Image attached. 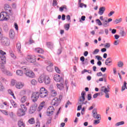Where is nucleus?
<instances>
[{
  "label": "nucleus",
  "instance_id": "nucleus-17",
  "mask_svg": "<svg viewBox=\"0 0 127 127\" xmlns=\"http://www.w3.org/2000/svg\"><path fill=\"white\" fill-rule=\"evenodd\" d=\"M47 47L52 50L54 48V44L52 42H48L47 43Z\"/></svg>",
  "mask_w": 127,
  "mask_h": 127
},
{
  "label": "nucleus",
  "instance_id": "nucleus-51",
  "mask_svg": "<svg viewBox=\"0 0 127 127\" xmlns=\"http://www.w3.org/2000/svg\"><path fill=\"white\" fill-rule=\"evenodd\" d=\"M101 95V93H97L93 95V98L97 99L98 98V96H100Z\"/></svg>",
  "mask_w": 127,
  "mask_h": 127
},
{
  "label": "nucleus",
  "instance_id": "nucleus-48",
  "mask_svg": "<svg viewBox=\"0 0 127 127\" xmlns=\"http://www.w3.org/2000/svg\"><path fill=\"white\" fill-rule=\"evenodd\" d=\"M78 4H79V7L82 8L83 6L85 8L87 7V5L84 4V3H81L80 2V3H78Z\"/></svg>",
  "mask_w": 127,
  "mask_h": 127
},
{
  "label": "nucleus",
  "instance_id": "nucleus-1",
  "mask_svg": "<svg viewBox=\"0 0 127 127\" xmlns=\"http://www.w3.org/2000/svg\"><path fill=\"white\" fill-rule=\"evenodd\" d=\"M40 98H45L48 96V91L45 89V88L42 87L40 90V92H35L32 94L31 99L33 103H35L37 101V100Z\"/></svg>",
  "mask_w": 127,
  "mask_h": 127
},
{
  "label": "nucleus",
  "instance_id": "nucleus-5",
  "mask_svg": "<svg viewBox=\"0 0 127 127\" xmlns=\"http://www.w3.org/2000/svg\"><path fill=\"white\" fill-rule=\"evenodd\" d=\"M7 16H8V14L6 12H1L0 13V21L7 20Z\"/></svg>",
  "mask_w": 127,
  "mask_h": 127
},
{
  "label": "nucleus",
  "instance_id": "nucleus-36",
  "mask_svg": "<svg viewBox=\"0 0 127 127\" xmlns=\"http://www.w3.org/2000/svg\"><path fill=\"white\" fill-rule=\"evenodd\" d=\"M125 125V122L121 121L120 122H118L115 124V127H120V126H124Z\"/></svg>",
  "mask_w": 127,
  "mask_h": 127
},
{
  "label": "nucleus",
  "instance_id": "nucleus-37",
  "mask_svg": "<svg viewBox=\"0 0 127 127\" xmlns=\"http://www.w3.org/2000/svg\"><path fill=\"white\" fill-rule=\"evenodd\" d=\"M126 89H127V82L124 81V84L123 85L122 88V92H124V91H125V90H126Z\"/></svg>",
  "mask_w": 127,
  "mask_h": 127
},
{
  "label": "nucleus",
  "instance_id": "nucleus-55",
  "mask_svg": "<svg viewBox=\"0 0 127 127\" xmlns=\"http://www.w3.org/2000/svg\"><path fill=\"white\" fill-rule=\"evenodd\" d=\"M58 4L57 1L56 0H53V6H56Z\"/></svg>",
  "mask_w": 127,
  "mask_h": 127
},
{
  "label": "nucleus",
  "instance_id": "nucleus-58",
  "mask_svg": "<svg viewBox=\"0 0 127 127\" xmlns=\"http://www.w3.org/2000/svg\"><path fill=\"white\" fill-rule=\"evenodd\" d=\"M87 100L88 101H91L92 100V94H88L87 95Z\"/></svg>",
  "mask_w": 127,
  "mask_h": 127
},
{
  "label": "nucleus",
  "instance_id": "nucleus-10",
  "mask_svg": "<svg viewBox=\"0 0 127 127\" xmlns=\"http://www.w3.org/2000/svg\"><path fill=\"white\" fill-rule=\"evenodd\" d=\"M25 75L27 77H29V78H34L35 77V74L31 70L26 71Z\"/></svg>",
  "mask_w": 127,
  "mask_h": 127
},
{
  "label": "nucleus",
  "instance_id": "nucleus-54",
  "mask_svg": "<svg viewBox=\"0 0 127 127\" xmlns=\"http://www.w3.org/2000/svg\"><path fill=\"white\" fill-rule=\"evenodd\" d=\"M4 74H6L7 76H12V73H11V72H10L9 71L6 70Z\"/></svg>",
  "mask_w": 127,
  "mask_h": 127
},
{
  "label": "nucleus",
  "instance_id": "nucleus-21",
  "mask_svg": "<svg viewBox=\"0 0 127 127\" xmlns=\"http://www.w3.org/2000/svg\"><path fill=\"white\" fill-rule=\"evenodd\" d=\"M101 91L103 92V93H105V94H108V93L110 92V90L108 89L106 86H102Z\"/></svg>",
  "mask_w": 127,
  "mask_h": 127
},
{
  "label": "nucleus",
  "instance_id": "nucleus-18",
  "mask_svg": "<svg viewBox=\"0 0 127 127\" xmlns=\"http://www.w3.org/2000/svg\"><path fill=\"white\" fill-rule=\"evenodd\" d=\"M35 111H36V106L32 105L30 108L29 113V114H33Z\"/></svg>",
  "mask_w": 127,
  "mask_h": 127
},
{
  "label": "nucleus",
  "instance_id": "nucleus-26",
  "mask_svg": "<svg viewBox=\"0 0 127 127\" xmlns=\"http://www.w3.org/2000/svg\"><path fill=\"white\" fill-rule=\"evenodd\" d=\"M57 86L58 89H59L60 90H63V89L64 88V84L62 83V82L60 84L58 83L57 84Z\"/></svg>",
  "mask_w": 127,
  "mask_h": 127
},
{
  "label": "nucleus",
  "instance_id": "nucleus-56",
  "mask_svg": "<svg viewBox=\"0 0 127 127\" xmlns=\"http://www.w3.org/2000/svg\"><path fill=\"white\" fill-rule=\"evenodd\" d=\"M55 70L56 72H57V73L60 74V69H59V68L58 67L56 66L55 67Z\"/></svg>",
  "mask_w": 127,
  "mask_h": 127
},
{
  "label": "nucleus",
  "instance_id": "nucleus-2",
  "mask_svg": "<svg viewBox=\"0 0 127 127\" xmlns=\"http://www.w3.org/2000/svg\"><path fill=\"white\" fill-rule=\"evenodd\" d=\"M86 95V92L83 91L81 92V96L79 97L78 99V104L80 105L77 107V111H80L81 109H82V105H86L88 102L87 101H85L86 100V98L85 96Z\"/></svg>",
  "mask_w": 127,
  "mask_h": 127
},
{
  "label": "nucleus",
  "instance_id": "nucleus-35",
  "mask_svg": "<svg viewBox=\"0 0 127 127\" xmlns=\"http://www.w3.org/2000/svg\"><path fill=\"white\" fill-rule=\"evenodd\" d=\"M8 93L9 94V95H11V96H12L13 99L15 100L16 98H15V96H14V94H13V92H12V90L9 89L8 90Z\"/></svg>",
  "mask_w": 127,
  "mask_h": 127
},
{
  "label": "nucleus",
  "instance_id": "nucleus-45",
  "mask_svg": "<svg viewBox=\"0 0 127 127\" xmlns=\"http://www.w3.org/2000/svg\"><path fill=\"white\" fill-rule=\"evenodd\" d=\"M120 34L121 35V36L124 37L127 35V33L125 32V31H121Z\"/></svg>",
  "mask_w": 127,
  "mask_h": 127
},
{
  "label": "nucleus",
  "instance_id": "nucleus-39",
  "mask_svg": "<svg viewBox=\"0 0 127 127\" xmlns=\"http://www.w3.org/2000/svg\"><path fill=\"white\" fill-rule=\"evenodd\" d=\"M64 9L67 10V6L64 5L63 6H61V7H60V11H61V12H62L64 10Z\"/></svg>",
  "mask_w": 127,
  "mask_h": 127
},
{
  "label": "nucleus",
  "instance_id": "nucleus-60",
  "mask_svg": "<svg viewBox=\"0 0 127 127\" xmlns=\"http://www.w3.org/2000/svg\"><path fill=\"white\" fill-rule=\"evenodd\" d=\"M67 20L68 21H69V22H71V17L70 16V15H66V17Z\"/></svg>",
  "mask_w": 127,
  "mask_h": 127
},
{
  "label": "nucleus",
  "instance_id": "nucleus-47",
  "mask_svg": "<svg viewBox=\"0 0 127 127\" xmlns=\"http://www.w3.org/2000/svg\"><path fill=\"white\" fill-rule=\"evenodd\" d=\"M3 90H4V87H3V85H2V83L0 82V92H2Z\"/></svg>",
  "mask_w": 127,
  "mask_h": 127
},
{
  "label": "nucleus",
  "instance_id": "nucleus-52",
  "mask_svg": "<svg viewBox=\"0 0 127 127\" xmlns=\"http://www.w3.org/2000/svg\"><path fill=\"white\" fill-rule=\"evenodd\" d=\"M104 47H105V48H110L111 47V44L109 43H106L104 45Z\"/></svg>",
  "mask_w": 127,
  "mask_h": 127
},
{
  "label": "nucleus",
  "instance_id": "nucleus-3",
  "mask_svg": "<svg viewBox=\"0 0 127 127\" xmlns=\"http://www.w3.org/2000/svg\"><path fill=\"white\" fill-rule=\"evenodd\" d=\"M0 40H1V44L4 45V46H8V45L10 44V42L9 41V38L2 36L1 37V38H0Z\"/></svg>",
  "mask_w": 127,
  "mask_h": 127
},
{
  "label": "nucleus",
  "instance_id": "nucleus-6",
  "mask_svg": "<svg viewBox=\"0 0 127 127\" xmlns=\"http://www.w3.org/2000/svg\"><path fill=\"white\" fill-rule=\"evenodd\" d=\"M26 60L29 63H34L36 61V57L34 56L28 55L26 58Z\"/></svg>",
  "mask_w": 127,
  "mask_h": 127
},
{
  "label": "nucleus",
  "instance_id": "nucleus-41",
  "mask_svg": "<svg viewBox=\"0 0 127 127\" xmlns=\"http://www.w3.org/2000/svg\"><path fill=\"white\" fill-rule=\"evenodd\" d=\"M27 98L26 97V96H24L23 97H22L21 98V102L22 103H25L26 100H27Z\"/></svg>",
  "mask_w": 127,
  "mask_h": 127
},
{
  "label": "nucleus",
  "instance_id": "nucleus-12",
  "mask_svg": "<svg viewBox=\"0 0 127 127\" xmlns=\"http://www.w3.org/2000/svg\"><path fill=\"white\" fill-rule=\"evenodd\" d=\"M9 35L10 38L14 39V37H15V32H14V30L11 29L9 32Z\"/></svg>",
  "mask_w": 127,
  "mask_h": 127
},
{
  "label": "nucleus",
  "instance_id": "nucleus-62",
  "mask_svg": "<svg viewBox=\"0 0 127 127\" xmlns=\"http://www.w3.org/2000/svg\"><path fill=\"white\" fill-rule=\"evenodd\" d=\"M99 52H100V50L96 49L93 52V54H98V53H99Z\"/></svg>",
  "mask_w": 127,
  "mask_h": 127
},
{
  "label": "nucleus",
  "instance_id": "nucleus-22",
  "mask_svg": "<svg viewBox=\"0 0 127 127\" xmlns=\"http://www.w3.org/2000/svg\"><path fill=\"white\" fill-rule=\"evenodd\" d=\"M45 76L43 75H41L38 78V82H39V83H43V82H44L45 80Z\"/></svg>",
  "mask_w": 127,
  "mask_h": 127
},
{
  "label": "nucleus",
  "instance_id": "nucleus-8",
  "mask_svg": "<svg viewBox=\"0 0 127 127\" xmlns=\"http://www.w3.org/2000/svg\"><path fill=\"white\" fill-rule=\"evenodd\" d=\"M92 116L94 119H102L101 118V115L98 114V112H97V109H94L92 111Z\"/></svg>",
  "mask_w": 127,
  "mask_h": 127
},
{
  "label": "nucleus",
  "instance_id": "nucleus-40",
  "mask_svg": "<svg viewBox=\"0 0 127 127\" xmlns=\"http://www.w3.org/2000/svg\"><path fill=\"white\" fill-rule=\"evenodd\" d=\"M123 20V19L122 18L116 19L114 22L116 24H118V23H120V22H122V21Z\"/></svg>",
  "mask_w": 127,
  "mask_h": 127
},
{
  "label": "nucleus",
  "instance_id": "nucleus-9",
  "mask_svg": "<svg viewBox=\"0 0 127 127\" xmlns=\"http://www.w3.org/2000/svg\"><path fill=\"white\" fill-rule=\"evenodd\" d=\"M60 103V99H58L57 97H56L52 100L51 105H52V106H55L56 107H57V106L59 105Z\"/></svg>",
  "mask_w": 127,
  "mask_h": 127
},
{
  "label": "nucleus",
  "instance_id": "nucleus-43",
  "mask_svg": "<svg viewBox=\"0 0 127 127\" xmlns=\"http://www.w3.org/2000/svg\"><path fill=\"white\" fill-rule=\"evenodd\" d=\"M2 114L5 115V116H8V112L6 111V110H0Z\"/></svg>",
  "mask_w": 127,
  "mask_h": 127
},
{
  "label": "nucleus",
  "instance_id": "nucleus-19",
  "mask_svg": "<svg viewBox=\"0 0 127 127\" xmlns=\"http://www.w3.org/2000/svg\"><path fill=\"white\" fill-rule=\"evenodd\" d=\"M24 86V83L22 82H17L16 84V88L17 89H21L23 88V86Z\"/></svg>",
  "mask_w": 127,
  "mask_h": 127
},
{
  "label": "nucleus",
  "instance_id": "nucleus-15",
  "mask_svg": "<svg viewBox=\"0 0 127 127\" xmlns=\"http://www.w3.org/2000/svg\"><path fill=\"white\" fill-rule=\"evenodd\" d=\"M4 8L5 10L6 11V12H11V8H10L9 5L7 4H4Z\"/></svg>",
  "mask_w": 127,
  "mask_h": 127
},
{
  "label": "nucleus",
  "instance_id": "nucleus-13",
  "mask_svg": "<svg viewBox=\"0 0 127 127\" xmlns=\"http://www.w3.org/2000/svg\"><path fill=\"white\" fill-rule=\"evenodd\" d=\"M16 47L17 52L21 54V44L20 42H18L16 44Z\"/></svg>",
  "mask_w": 127,
  "mask_h": 127
},
{
  "label": "nucleus",
  "instance_id": "nucleus-28",
  "mask_svg": "<svg viewBox=\"0 0 127 127\" xmlns=\"http://www.w3.org/2000/svg\"><path fill=\"white\" fill-rule=\"evenodd\" d=\"M51 94L53 97H56L57 96V92L54 89L51 90Z\"/></svg>",
  "mask_w": 127,
  "mask_h": 127
},
{
  "label": "nucleus",
  "instance_id": "nucleus-33",
  "mask_svg": "<svg viewBox=\"0 0 127 127\" xmlns=\"http://www.w3.org/2000/svg\"><path fill=\"white\" fill-rule=\"evenodd\" d=\"M16 73L17 76H22L23 75V71L21 70H17Z\"/></svg>",
  "mask_w": 127,
  "mask_h": 127
},
{
  "label": "nucleus",
  "instance_id": "nucleus-34",
  "mask_svg": "<svg viewBox=\"0 0 127 127\" xmlns=\"http://www.w3.org/2000/svg\"><path fill=\"white\" fill-rule=\"evenodd\" d=\"M101 119H96V120H94L93 124L95 125H99L101 123Z\"/></svg>",
  "mask_w": 127,
  "mask_h": 127
},
{
  "label": "nucleus",
  "instance_id": "nucleus-24",
  "mask_svg": "<svg viewBox=\"0 0 127 127\" xmlns=\"http://www.w3.org/2000/svg\"><path fill=\"white\" fill-rule=\"evenodd\" d=\"M124 62L122 61H119L118 63H117V66L118 67H119V68H123V67H124Z\"/></svg>",
  "mask_w": 127,
  "mask_h": 127
},
{
  "label": "nucleus",
  "instance_id": "nucleus-25",
  "mask_svg": "<svg viewBox=\"0 0 127 127\" xmlns=\"http://www.w3.org/2000/svg\"><path fill=\"white\" fill-rule=\"evenodd\" d=\"M21 108L20 110H21L22 111H23L24 112H26L27 111V108H26V106L24 104H21L20 105Z\"/></svg>",
  "mask_w": 127,
  "mask_h": 127
},
{
  "label": "nucleus",
  "instance_id": "nucleus-50",
  "mask_svg": "<svg viewBox=\"0 0 127 127\" xmlns=\"http://www.w3.org/2000/svg\"><path fill=\"white\" fill-rule=\"evenodd\" d=\"M11 104L13 106V108H16L17 104L13 101H11Z\"/></svg>",
  "mask_w": 127,
  "mask_h": 127
},
{
  "label": "nucleus",
  "instance_id": "nucleus-57",
  "mask_svg": "<svg viewBox=\"0 0 127 127\" xmlns=\"http://www.w3.org/2000/svg\"><path fill=\"white\" fill-rule=\"evenodd\" d=\"M62 53V47L60 48L57 51V54H58V55H60V54L61 53Z\"/></svg>",
  "mask_w": 127,
  "mask_h": 127
},
{
  "label": "nucleus",
  "instance_id": "nucleus-63",
  "mask_svg": "<svg viewBox=\"0 0 127 127\" xmlns=\"http://www.w3.org/2000/svg\"><path fill=\"white\" fill-rule=\"evenodd\" d=\"M69 105H72V103L70 102V101H68L65 104V108H68V106H69Z\"/></svg>",
  "mask_w": 127,
  "mask_h": 127
},
{
  "label": "nucleus",
  "instance_id": "nucleus-44",
  "mask_svg": "<svg viewBox=\"0 0 127 127\" xmlns=\"http://www.w3.org/2000/svg\"><path fill=\"white\" fill-rule=\"evenodd\" d=\"M52 65H50L47 67V70L48 71V72H52L53 69L51 67Z\"/></svg>",
  "mask_w": 127,
  "mask_h": 127
},
{
  "label": "nucleus",
  "instance_id": "nucleus-16",
  "mask_svg": "<svg viewBox=\"0 0 127 127\" xmlns=\"http://www.w3.org/2000/svg\"><path fill=\"white\" fill-rule=\"evenodd\" d=\"M105 10H106V7L105 6L101 7L99 8V11H98V13L100 15H103L104 14V12H105Z\"/></svg>",
  "mask_w": 127,
  "mask_h": 127
},
{
  "label": "nucleus",
  "instance_id": "nucleus-53",
  "mask_svg": "<svg viewBox=\"0 0 127 127\" xmlns=\"http://www.w3.org/2000/svg\"><path fill=\"white\" fill-rule=\"evenodd\" d=\"M96 23H97V24H98V25H103L102 22H101V20H100V19H96Z\"/></svg>",
  "mask_w": 127,
  "mask_h": 127
},
{
  "label": "nucleus",
  "instance_id": "nucleus-27",
  "mask_svg": "<svg viewBox=\"0 0 127 127\" xmlns=\"http://www.w3.org/2000/svg\"><path fill=\"white\" fill-rule=\"evenodd\" d=\"M36 52H37V53H41L42 54L44 52V51L43 49L40 48H37L35 49Z\"/></svg>",
  "mask_w": 127,
  "mask_h": 127
},
{
  "label": "nucleus",
  "instance_id": "nucleus-49",
  "mask_svg": "<svg viewBox=\"0 0 127 127\" xmlns=\"http://www.w3.org/2000/svg\"><path fill=\"white\" fill-rule=\"evenodd\" d=\"M31 83L33 85H36L37 84V81L35 79H33L31 81Z\"/></svg>",
  "mask_w": 127,
  "mask_h": 127
},
{
  "label": "nucleus",
  "instance_id": "nucleus-64",
  "mask_svg": "<svg viewBox=\"0 0 127 127\" xmlns=\"http://www.w3.org/2000/svg\"><path fill=\"white\" fill-rule=\"evenodd\" d=\"M35 127H40V123L38 121H37Z\"/></svg>",
  "mask_w": 127,
  "mask_h": 127
},
{
  "label": "nucleus",
  "instance_id": "nucleus-42",
  "mask_svg": "<svg viewBox=\"0 0 127 127\" xmlns=\"http://www.w3.org/2000/svg\"><path fill=\"white\" fill-rule=\"evenodd\" d=\"M70 28V24H64V29H65V30H69Z\"/></svg>",
  "mask_w": 127,
  "mask_h": 127
},
{
  "label": "nucleus",
  "instance_id": "nucleus-30",
  "mask_svg": "<svg viewBox=\"0 0 127 127\" xmlns=\"http://www.w3.org/2000/svg\"><path fill=\"white\" fill-rule=\"evenodd\" d=\"M28 123L30 125H34L35 124V120L34 118H32L28 120Z\"/></svg>",
  "mask_w": 127,
  "mask_h": 127
},
{
  "label": "nucleus",
  "instance_id": "nucleus-20",
  "mask_svg": "<svg viewBox=\"0 0 127 127\" xmlns=\"http://www.w3.org/2000/svg\"><path fill=\"white\" fill-rule=\"evenodd\" d=\"M45 80L44 82L46 85H47L48 84L50 83V78L48 76H45Z\"/></svg>",
  "mask_w": 127,
  "mask_h": 127
},
{
  "label": "nucleus",
  "instance_id": "nucleus-59",
  "mask_svg": "<svg viewBox=\"0 0 127 127\" xmlns=\"http://www.w3.org/2000/svg\"><path fill=\"white\" fill-rule=\"evenodd\" d=\"M0 68H1V70L2 72H3V73H5L6 71L5 67L4 66H2Z\"/></svg>",
  "mask_w": 127,
  "mask_h": 127
},
{
  "label": "nucleus",
  "instance_id": "nucleus-32",
  "mask_svg": "<svg viewBox=\"0 0 127 127\" xmlns=\"http://www.w3.org/2000/svg\"><path fill=\"white\" fill-rule=\"evenodd\" d=\"M45 105V102L44 101L42 102L40 104V106L39 107V111H41V110H42V109L43 108Z\"/></svg>",
  "mask_w": 127,
  "mask_h": 127
},
{
  "label": "nucleus",
  "instance_id": "nucleus-23",
  "mask_svg": "<svg viewBox=\"0 0 127 127\" xmlns=\"http://www.w3.org/2000/svg\"><path fill=\"white\" fill-rule=\"evenodd\" d=\"M18 126L19 127H25V124L22 120L18 121Z\"/></svg>",
  "mask_w": 127,
  "mask_h": 127
},
{
  "label": "nucleus",
  "instance_id": "nucleus-29",
  "mask_svg": "<svg viewBox=\"0 0 127 127\" xmlns=\"http://www.w3.org/2000/svg\"><path fill=\"white\" fill-rule=\"evenodd\" d=\"M110 63H112V58H108L105 61V64L108 66Z\"/></svg>",
  "mask_w": 127,
  "mask_h": 127
},
{
  "label": "nucleus",
  "instance_id": "nucleus-11",
  "mask_svg": "<svg viewBox=\"0 0 127 127\" xmlns=\"http://www.w3.org/2000/svg\"><path fill=\"white\" fill-rule=\"evenodd\" d=\"M54 79L56 82H62L63 81V79L60 77V75L59 74H57L54 76Z\"/></svg>",
  "mask_w": 127,
  "mask_h": 127
},
{
  "label": "nucleus",
  "instance_id": "nucleus-4",
  "mask_svg": "<svg viewBox=\"0 0 127 127\" xmlns=\"http://www.w3.org/2000/svg\"><path fill=\"white\" fill-rule=\"evenodd\" d=\"M0 62L2 64H5L6 63V58H5V52L2 51V50H0Z\"/></svg>",
  "mask_w": 127,
  "mask_h": 127
},
{
  "label": "nucleus",
  "instance_id": "nucleus-14",
  "mask_svg": "<svg viewBox=\"0 0 127 127\" xmlns=\"http://www.w3.org/2000/svg\"><path fill=\"white\" fill-rule=\"evenodd\" d=\"M17 115L18 117H22L25 115V112L23 110H21L20 109L18 110Z\"/></svg>",
  "mask_w": 127,
  "mask_h": 127
},
{
  "label": "nucleus",
  "instance_id": "nucleus-46",
  "mask_svg": "<svg viewBox=\"0 0 127 127\" xmlns=\"http://www.w3.org/2000/svg\"><path fill=\"white\" fill-rule=\"evenodd\" d=\"M9 116L12 120H14V114H13V112H10L9 113Z\"/></svg>",
  "mask_w": 127,
  "mask_h": 127
},
{
  "label": "nucleus",
  "instance_id": "nucleus-61",
  "mask_svg": "<svg viewBox=\"0 0 127 127\" xmlns=\"http://www.w3.org/2000/svg\"><path fill=\"white\" fill-rule=\"evenodd\" d=\"M95 58L97 59V60L98 61H101V60H102V59H103L100 56H95Z\"/></svg>",
  "mask_w": 127,
  "mask_h": 127
},
{
  "label": "nucleus",
  "instance_id": "nucleus-7",
  "mask_svg": "<svg viewBox=\"0 0 127 127\" xmlns=\"http://www.w3.org/2000/svg\"><path fill=\"white\" fill-rule=\"evenodd\" d=\"M55 111V109H54V107L53 106H50L48 108V110L47 112V116H48L49 117L52 116Z\"/></svg>",
  "mask_w": 127,
  "mask_h": 127
},
{
  "label": "nucleus",
  "instance_id": "nucleus-31",
  "mask_svg": "<svg viewBox=\"0 0 127 127\" xmlns=\"http://www.w3.org/2000/svg\"><path fill=\"white\" fill-rule=\"evenodd\" d=\"M103 25L104 27H108V26H110V24H109L108 21L106 20L103 21Z\"/></svg>",
  "mask_w": 127,
  "mask_h": 127
},
{
  "label": "nucleus",
  "instance_id": "nucleus-38",
  "mask_svg": "<svg viewBox=\"0 0 127 127\" xmlns=\"http://www.w3.org/2000/svg\"><path fill=\"white\" fill-rule=\"evenodd\" d=\"M86 72H87V73H89V74H92V71L91 70H87L86 69H84L81 71V74H85Z\"/></svg>",
  "mask_w": 127,
  "mask_h": 127
}]
</instances>
